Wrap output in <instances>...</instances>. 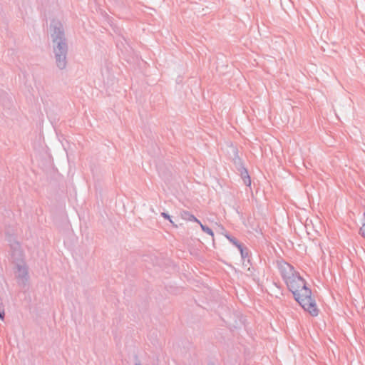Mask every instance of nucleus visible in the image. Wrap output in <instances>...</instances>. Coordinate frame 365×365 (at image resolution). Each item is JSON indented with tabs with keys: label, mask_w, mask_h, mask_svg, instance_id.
<instances>
[{
	"label": "nucleus",
	"mask_w": 365,
	"mask_h": 365,
	"mask_svg": "<svg viewBox=\"0 0 365 365\" xmlns=\"http://www.w3.org/2000/svg\"><path fill=\"white\" fill-rule=\"evenodd\" d=\"M359 233L363 237L365 238V222H362V226L360 228Z\"/></svg>",
	"instance_id": "obj_12"
},
{
	"label": "nucleus",
	"mask_w": 365,
	"mask_h": 365,
	"mask_svg": "<svg viewBox=\"0 0 365 365\" xmlns=\"http://www.w3.org/2000/svg\"><path fill=\"white\" fill-rule=\"evenodd\" d=\"M277 267L284 282L297 272L292 264L283 259L277 261Z\"/></svg>",
	"instance_id": "obj_3"
},
{
	"label": "nucleus",
	"mask_w": 365,
	"mask_h": 365,
	"mask_svg": "<svg viewBox=\"0 0 365 365\" xmlns=\"http://www.w3.org/2000/svg\"><path fill=\"white\" fill-rule=\"evenodd\" d=\"M226 237L229 240L230 242H232L236 247H240V242L234 237L230 235H226Z\"/></svg>",
	"instance_id": "obj_11"
},
{
	"label": "nucleus",
	"mask_w": 365,
	"mask_h": 365,
	"mask_svg": "<svg viewBox=\"0 0 365 365\" xmlns=\"http://www.w3.org/2000/svg\"><path fill=\"white\" fill-rule=\"evenodd\" d=\"M234 164L237 170L245 168L242 159L240 158L238 156L234 158Z\"/></svg>",
	"instance_id": "obj_7"
},
{
	"label": "nucleus",
	"mask_w": 365,
	"mask_h": 365,
	"mask_svg": "<svg viewBox=\"0 0 365 365\" xmlns=\"http://www.w3.org/2000/svg\"><path fill=\"white\" fill-rule=\"evenodd\" d=\"M11 249L14 250L12 255H18L19 257L21 256V251L20 250V245L19 244L16 242L13 245H11Z\"/></svg>",
	"instance_id": "obj_8"
},
{
	"label": "nucleus",
	"mask_w": 365,
	"mask_h": 365,
	"mask_svg": "<svg viewBox=\"0 0 365 365\" xmlns=\"http://www.w3.org/2000/svg\"><path fill=\"white\" fill-rule=\"evenodd\" d=\"M51 37L56 65L60 70H63L67 65L68 51L64 29L60 21H53L51 24Z\"/></svg>",
	"instance_id": "obj_2"
},
{
	"label": "nucleus",
	"mask_w": 365,
	"mask_h": 365,
	"mask_svg": "<svg viewBox=\"0 0 365 365\" xmlns=\"http://www.w3.org/2000/svg\"><path fill=\"white\" fill-rule=\"evenodd\" d=\"M135 365H142V364H140V361H138V362H136V363L135 364Z\"/></svg>",
	"instance_id": "obj_15"
},
{
	"label": "nucleus",
	"mask_w": 365,
	"mask_h": 365,
	"mask_svg": "<svg viewBox=\"0 0 365 365\" xmlns=\"http://www.w3.org/2000/svg\"><path fill=\"white\" fill-rule=\"evenodd\" d=\"M288 289L293 294L294 299L312 316L317 317L319 309L315 299L312 297V290L307 286L305 280L297 272L284 281Z\"/></svg>",
	"instance_id": "obj_1"
},
{
	"label": "nucleus",
	"mask_w": 365,
	"mask_h": 365,
	"mask_svg": "<svg viewBox=\"0 0 365 365\" xmlns=\"http://www.w3.org/2000/svg\"><path fill=\"white\" fill-rule=\"evenodd\" d=\"M208 365H215V364H212V363H210V364H209Z\"/></svg>",
	"instance_id": "obj_16"
},
{
	"label": "nucleus",
	"mask_w": 365,
	"mask_h": 365,
	"mask_svg": "<svg viewBox=\"0 0 365 365\" xmlns=\"http://www.w3.org/2000/svg\"><path fill=\"white\" fill-rule=\"evenodd\" d=\"M239 250L242 258L245 259L248 257V251L244 248L243 245L241 243L240 247H237Z\"/></svg>",
	"instance_id": "obj_10"
},
{
	"label": "nucleus",
	"mask_w": 365,
	"mask_h": 365,
	"mask_svg": "<svg viewBox=\"0 0 365 365\" xmlns=\"http://www.w3.org/2000/svg\"><path fill=\"white\" fill-rule=\"evenodd\" d=\"M363 222H365V211L363 213Z\"/></svg>",
	"instance_id": "obj_14"
},
{
	"label": "nucleus",
	"mask_w": 365,
	"mask_h": 365,
	"mask_svg": "<svg viewBox=\"0 0 365 365\" xmlns=\"http://www.w3.org/2000/svg\"><path fill=\"white\" fill-rule=\"evenodd\" d=\"M16 277L20 286L25 287L29 281L28 267L26 265L18 264L16 265Z\"/></svg>",
	"instance_id": "obj_4"
},
{
	"label": "nucleus",
	"mask_w": 365,
	"mask_h": 365,
	"mask_svg": "<svg viewBox=\"0 0 365 365\" xmlns=\"http://www.w3.org/2000/svg\"><path fill=\"white\" fill-rule=\"evenodd\" d=\"M238 172L240 173V176L245 183L247 186L251 185V179L250 176L249 175L248 170L247 168H243L242 170H238Z\"/></svg>",
	"instance_id": "obj_5"
},
{
	"label": "nucleus",
	"mask_w": 365,
	"mask_h": 365,
	"mask_svg": "<svg viewBox=\"0 0 365 365\" xmlns=\"http://www.w3.org/2000/svg\"><path fill=\"white\" fill-rule=\"evenodd\" d=\"M161 216L163 217H164L165 219L168 220L170 223L174 224L173 222L172 221L171 218H170V216L168 215V213H167V212H162L161 213Z\"/></svg>",
	"instance_id": "obj_13"
},
{
	"label": "nucleus",
	"mask_w": 365,
	"mask_h": 365,
	"mask_svg": "<svg viewBox=\"0 0 365 365\" xmlns=\"http://www.w3.org/2000/svg\"><path fill=\"white\" fill-rule=\"evenodd\" d=\"M182 217L184 220L191 221V222H196L200 224V221L198 220L192 213H190L188 211H183L182 213Z\"/></svg>",
	"instance_id": "obj_6"
},
{
	"label": "nucleus",
	"mask_w": 365,
	"mask_h": 365,
	"mask_svg": "<svg viewBox=\"0 0 365 365\" xmlns=\"http://www.w3.org/2000/svg\"><path fill=\"white\" fill-rule=\"evenodd\" d=\"M200 225L203 232H205V233L208 234L209 235H210L212 237L214 236V232L211 228H210L207 225H202L201 222H200Z\"/></svg>",
	"instance_id": "obj_9"
}]
</instances>
